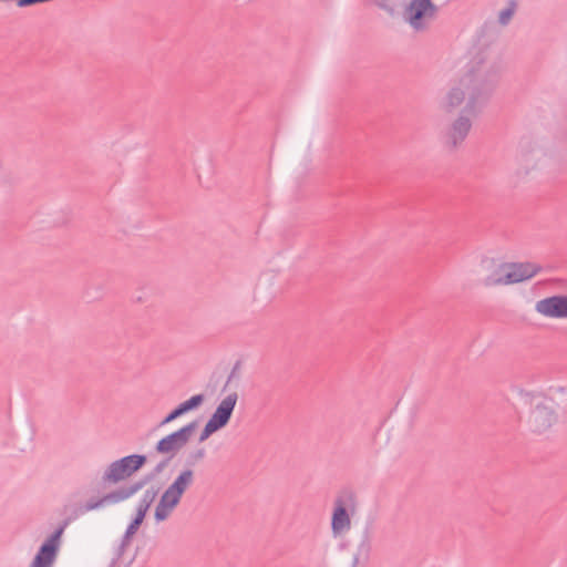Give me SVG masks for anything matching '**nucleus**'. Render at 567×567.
I'll return each mask as SVG.
<instances>
[{
  "mask_svg": "<svg viewBox=\"0 0 567 567\" xmlns=\"http://www.w3.org/2000/svg\"><path fill=\"white\" fill-rule=\"evenodd\" d=\"M482 93L481 81L473 72H468L460 80L458 86L450 91L445 111L450 113L453 112L454 109L463 103L467 95L468 101L464 111L468 114H475L476 103L482 96Z\"/></svg>",
  "mask_w": 567,
  "mask_h": 567,
  "instance_id": "nucleus-1",
  "label": "nucleus"
},
{
  "mask_svg": "<svg viewBox=\"0 0 567 567\" xmlns=\"http://www.w3.org/2000/svg\"><path fill=\"white\" fill-rule=\"evenodd\" d=\"M147 457L144 454H132L112 462L103 474L104 484H117L140 471Z\"/></svg>",
  "mask_w": 567,
  "mask_h": 567,
  "instance_id": "nucleus-2",
  "label": "nucleus"
},
{
  "mask_svg": "<svg viewBox=\"0 0 567 567\" xmlns=\"http://www.w3.org/2000/svg\"><path fill=\"white\" fill-rule=\"evenodd\" d=\"M557 421V414L554 410V401L542 396L533 404L528 415V425L535 433L542 434L549 430Z\"/></svg>",
  "mask_w": 567,
  "mask_h": 567,
  "instance_id": "nucleus-3",
  "label": "nucleus"
},
{
  "mask_svg": "<svg viewBox=\"0 0 567 567\" xmlns=\"http://www.w3.org/2000/svg\"><path fill=\"white\" fill-rule=\"evenodd\" d=\"M507 266L511 270L504 277H487L484 282L485 286L517 284L534 277L542 270V267L534 262H514Z\"/></svg>",
  "mask_w": 567,
  "mask_h": 567,
  "instance_id": "nucleus-4",
  "label": "nucleus"
},
{
  "mask_svg": "<svg viewBox=\"0 0 567 567\" xmlns=\"http://www.w3.org/2000/svg\"><path fill=\"white\" fill-rule=\"evenodd\" d=\"M435 12L436 7L431 0H412L405 8L404 18L415 31H424L426 18H433Z\"/></svg>",
  "mask_w": 567,
  "mask_h": 567,
  "instance_id": "nucleus-5",
  "label": "nucleus"
},
{
  "mask_svg": "<svg viewBox=\"0 0 567 567\" xmlns=\"http://www.w3.org/2000/svg\"><path fill=\"white\" fill-rule=\"evenodd\" d=\"M69 522L63 520L55 530L42 543L38 549V567H52L59 549L61 547V537Z\"/></svg>",
  "mask_w": 567,
  "mask_h": 567,
  "instance_id": "nucleus-6",
  "label": "nucleus"
},
{
  "mask_svg": "<svg viewBox=\"0 0 567 567\" xmlns=\"http://www.w3.org/2000/svg\"><path fill=\"white\" fill-rule=\"evenodd\" d=\"M145 485V481L141 480L130 485L121 486L104 496L100 498H91L83 505V512H90L93 509L99 508L100 506L104 505L105 503H120L123 502L131 496H133L135 493H137L140 489L143 488Z\"/></svg>",
  "mask_w": 567,
  "mask_h": 567,
  "instance_id": "nucleus-7",
  "label": "nucleus"
},
{
  "mask_svg": "<svg viewBox=\"0 0 567 567\" xmlns=\"http://www.w3.org/2000/svg\"><path fill=\"white\" fill-rule=\"evenodd\" d=\"M538 313L549 318H567V295H556L536 302Z\"/></svg>",
  "mask_w": 567,
  "mask_h": 567,
  "instance_id": "nucleus-8",
  "label": "nucleus"
},
{
  "mask_svg": "<svg viewBox=\"0 0 567 567\" xmlns=\"http://www.w3.org/2000/svg\"><path fill=\"white\" fill-rule=\"evenodd\" d=\"M353 498L354 496L352 493H346L343 496L337 497L336 508L331 519V528L334 534H338L350 527V517L347 511V503H352Z\"/></svg>",
  "mask_w": 567,
  "mask_h": 567,
  "instance_id": "nucleus-9",
  "label": "nucleus"
},
{
  "mask_svg": "<svg viewBox=\"0 0 567 567\" xmlns=\"http://www.w3.org/2000/svg\"><path fill=\"white\" fill-rule=\"evenodd\" d=\"M156 494H157L156 491H154L153 488L145 491L142 499L138 503V506L136 509V515L126 528L123 542L128 540L131 538V536H133L137 532V529L140 528L141 524L143 523V520L145 518V515H146L148 508L151 507L152 503L154 502Z\"/></svg>",
  "mask_w": 567,
  "mask_h": 567,
  "instance_id": "nucleus-10",
  "label": "nucleus"
},
{
  "mask_svg": "<svg viewBox=\"0 0 567 567\" xmlns=\"http://www.w3.org/2000/svg\"><path fill=\"white\" fill-rule=\"evenodd\" d=\"M237 402V393L228 394L216 408L212 417L208 420L219 430L227 425Z\"/></svg>",
  "mask_w": 567,
  "mask_h": 567,
  "instance_id": "nucleus-11",
  "label": "nucleus"
},
{
  "mask_svg": "<svg viewBox=\"0 0 567 567\" xmlns=\"http://www.w3.org/2000/svg\"><path fill=\"white\" fill-rule=\"evenodd\" d=\"M181 498L182 495L168 486L155 508V519L157 522L165 520L171 512L178 505Z\"/></svg>",
  "mask_w": 567,
  "mask_h": 567,
  "instance_id": "nucleus-12",
  "label": "nucleus"
},
{
  "mask_svg": "<svg viewBox=\"0 0 567 567\" xmlns=\"http://www.w3.org/2000/svg\"><path fill=\"white\" fill-rule=\"evenodd\" d=\"M471 121L468 117L461 115L452 125L450 132L451 146L455 148L460 143H462L467 136L471 130Z\"/></svg>",
  "mask_w": 567,
  "mask_h": 567,
  "instance_id": "nucleus-13",
  "label": "nucleus"
},
{
  "mask_svg": "<svg viewBox=\"0 0 567 567\" xmlns=\"http://www.w3.org/2000/svg\"><path fill=\"white\" fill-rule=\"evenodd\" d=\"M185 445L182 443V441L179 440L176 431L166 435L165 437L161 439L156 446H155V450L157 453H161V454H167V453H172L173 455L178 452L182 447H184Z\"/></svg>",
  "mask_w": 567,
  "mask_h": 567,
  "instance_id": "nucleus-14",
  "label": "nucleus"
},
{
  "mask_svg": "<svg viewBox=\"0 0 567 567\" xmlns=\"http://www.w3.org/2000/svg\"><path fill=\"white\" fill-rule=\"evenodd\" d=\"M193 481L194 472L192 470H184L169 486L183 496L185 491L193 484Z\"/></svg>",
  "mask_w": 567,
  "mask_h": 567,
  "instance_id": "nucleus-15",
  "label": "nucleus"
},
{
  "mask_svg": "<svg viewBox=\"0 0 567 567\" xmlns=\"http://www.w3.org/2000/svg\"><path fill=\"white\" fill-rule=\"evenodd\" d=\"M204 402L203 394H196L189 398L188 400L182 402L176 406L177 411L183 415L192 410L197 409Z\"/></svg>",
  "mask_w": 567,
  "mask_h": 567,
  "instance_id": "nucleus-16",
  "label": "nucleus"
},
{
  "mask_svg": "<svg viewBox=\"0 0 567 567\" xmlns=\"http://www.w3.org/2000/svg\"><path fill=\"white\" fill-rule=\"evenodd\" d=\"M517 8L515 0H509L507 7L499 12L498 22L502 25H507L514 16Z\"/></svg>",
  "mask_w": 567,
  "mask_h": 567,
  "instance_id": "nucleus-17",
  "label": "nucleus"
},
{
  "mask_svg": "<svg viewBox=\"0 0 567 567\" xmlns=\"http://www.w3.org/2000/svg\"><path fill=\"white\" fill-rule=\"evenodd\" d=\"M197 425H198L197 421H192L190 423L184 425L183 427H181L179 430L176 431L179 440L182 441V443L184 445L187 444L193 432L196 430Z\"/></svg>",
  "mask_w": 567,
  "mask_h": 567,
  "instance_id": "nucleus-18",
  "label": "nucleus"
},
{
  "mask_svg": "<svg viewBox=\"0 0 567 567\" xmlns=\"http://www.w3.org/2000/svg\"><path fill=\"white\" fill-rule=\"evenodd\" d=\"M219 429L215 426L212 422H207L204 430L200 433L199 442L206 441L213 433L217 432Z\"/></svg>",
  "mask_w": 567,
  "mask_h": 567,
  "instance_id": "nucleus-19",
  "label": "nucleus"
},
{
  "mask_svg": "<svg viewBox=\"0 0 567 567\" xmlns=\"http://www.w3.org/2000/svg\"><path fill=\"white\" fill-rule=\"evenodd\" d=\"M182 416V414L177 411V409L175 408L173 411H171L166 416L165 419L161 422V425H164V424H167L174 420H176L177 417Z\"/></svg>",
  "mask_w": 567,
  "mask_h": 567,
  "instance_id": "nucleus-20",
  "label": "nucleus"
},
{
  "mask_svg": "<svg viewBox=\"0 0 567 567\" xmlns=\"http://www.w3.org/2000/svg\"><path fill=\"white\" fill-rule=\"evenodd\" d=\"M1 2H16L19 7L31 6L35 3V0H0Z\"/></svg>",
  "mask_w": 567,
  "mask_h": 567,
  "instance_id": "nucleus-21",
  "label": "nucleus"
},
{
  "mask_svg": "<svg viewBox=\"0 0 567 567\" xmlns=\"http://www.w3.org/2000/svg\"><path fill=\"white\" fill-rule=\"evenodd\" d=\"M205 455V451L203 449L198 450L195 454H194V458L195 460H200L203 458Z\"/></svg>",
  "mask_w": 567,
  "mask_h": 567,
  "instance_id": "nucleus-22",
  "label": "nucleus"
},
{
  "mask_svg": "<svg viewBox=\"0 0 567 567\" xmlns=\"http://www.w3.org/2000/svg\"><path fill=\"white\" fill-rule=\"evenodd\" d=\"M167 464V462H162L161 464H158L155 468V471L158 473L163 470V467H165Z\"/></svg>",
  "mask_w": 567,
  "mask_h": 567,
  "instance_id": "nucleus-23",
  "label": "nucleus"
},
{
  "mask_svg": "<svg viewBox=\"0 0 567 567\" xmlns=\"http://www.w3.org/2000/svg\"><path fill=\"white\" fill-rule=\"evenodd\" d=\"M32 567H35V563L33 564V566H32Z\"/></svg>",
  "mask_w": 567,
  "mask_h": 567,
  "instance_id": "nucleus-24",
  "label": "nucleus"
},
{
  "mask_svg": "<svg viewBox=\"0 0 567 567\" xmlns=\"http://www.w3.org/2000/svg\"><path fill=\"white\" fill-rule=\"evenodd\" d=\"M352 567H355V565H353Z\"/></svg>",
  "mask_w": 567,
  "mask_h": 567,
  "instance_id": "nucleus-25",
  "label": "nucleus"
}]
</instances>
